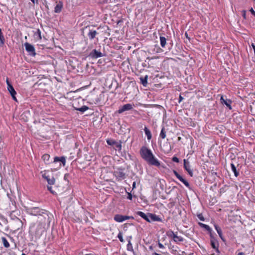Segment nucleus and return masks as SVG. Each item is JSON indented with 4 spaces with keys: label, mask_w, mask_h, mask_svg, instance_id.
<instances>
[{
    "label": "nucleus",
    "mask_w": 255,
    "mask_h": 255,
    "mask_svg": "<svg viewBox=\"0 0 255 255\" xmlns=\"http://www.w3.org/2000/svg\"><path fill=\"white\" fill-rule=\"evenodd\" d=\"M98 33L95 30L90 29L89 32L88 33V36L90 39L92 40L95 38L96 35L98 34Z\"/></svg>",
    "instance_id": "nucleus-19"
},
{
    "label": "nucleus",
    "mask_w": 255,
    "mask_h": 255,
    "mask_svg": "<svg viewBox=\"0 0 255 255\" xmlns=\"http://www.w3.org/2000/svg\"><path fill=\"white\" fill-rule=\"evenodd\" d=\"M158 246L160 249H163L165 248V247L164 246V245L163 244H162L161 243H160L159 242H158Z\"/></svg>",
    "instance_id": "nucleus-42"
},
{
    "label": "nucleus",
    "mask_w": 255,
    "mask_h": 255,
    "mask_svg": "<svg viewBox=\"0 0 255 255\" xmlns=\"http://www.w3.org/2000/svg\"><path fill=\"white\" fill-rule=\"evenodd\" d=\"M252 47L253 48L254 50H255V45L254 43L252 44Z\"/></svg>",
    "instance_id": "nucleus-49"
},
{
    "label": "nucleus",
    "mask_w": 255,
    "mask_h": 255,
    "mask_svg": "<svg viewBox=\"0 0 255 255\" xmlns=\"http://www.w3.org/2000/svg\"><path fill=\"white\" fill-rule=\"evenodd\" d=\"M34 37L37 41L41 40V32L39 29H37L36 31L34 33Z\"/></svg>",
    "instance_id": "nucleus-20"
},
{
    "label": "nucleus",
    "mask_w": 255,
    "mask_h": 255,
    "mask_svg": "<svg viewBox=\"0 0 255 255\" xmlns=\"http://www.w3.org/2000/svg\"><path fill=\"white\" fill-rule=\"evenodd\" d=\"M185 35L186 37L187 38L189 39V37H188V34H187V32H185Z\"/></svg>",
    "instance_id": "nucleus-52"
},
{
    "label": "nucleus",
    "mask_w": 255,
    "mask_h": 255,
    "mask_svg": "<svg viewBox=\"0 0 255 255\" xmlns=\"http://www.w3.org/2000/svg\"><path fill=\"white\" fill-rule=\"evenodd\" d=\"M172 160L176 163H178L179 162V158L176 156H173L172 158Z\"/></svg>",
    "instance_id": "nucleus-41"
},
{
    "label": "nucleus",
    "mask_w": 255,
    "mask_h": 255,
    "mask_svg": "<svg viewBox=\"0 0 255 255\" xmlns=\"http://www.w3.org/2000/svg\"><path fill=\"white\" fill-rule=\"evenodd\" d=\"M140 155L148 164L159 167V161L153 155L152 151L145 146H142L139 150Z\"/></svg>",
    "instance_id": "nucleus-1"
},
{
    "label": "nucleus",
    "mask_w": 255,
    "mask_h": 255,
    "mask_svg": "<svg viewBox=\"0 0 255 255\" xmlns=\"http://www.w3.org/2000/svg\"><path fill=\"white\" fill-rule=\"evenodd\" d=\"M166 131L165 130V128L164 127L162 128L161 130L159 137L161 138L162 139H164L166 137Z\"/></svg>",
    "instance_id": "nucleus-32"
},
{
    "label": "nucleus",
    "mask_w": 255,
    "mask_h": 255,
    "mask_svg": "<svg viewBox=\"0 0 255 255\" xmlns=\"http://www.w3.org/2000/svg\"><path fill=\"white\" fill-rule=\"evenodd\" d=\"M56 4L54 7V12L55 13H60L63 8V3L61 1H56Z\"/></svg>",
    "instance_id": "nucleus-15"
},
{
    "label": "nucleus",
    "mask_w": 255,
    "mask_h": 255,
    "mask_svg": "<svg viewBox=\"0 0 255 255\" xmlns=\"http://www.w3.org/2000/svg\"><path fill=\"white\" fill-rule=\"evenodd\" d=\"M57 162H61L63 166H65L66 163V159L64 156L58 157L56 156L54 158L53 163H56Z\"/></svg>",
    "instance_id": "nucleus-18"
},
{
    "label": "nucleus",
    "mask_w": 255,
    "mask_h": 255,
    "mask_svg": "<svg viewBox=\"0 0 255 255\" xmlns=\"http://www.w3.org/2000/svg\"><path fill=\"white\" fill-rule=\"evenodd\" d=\"M100 98L97 96L95 98H91L89 99V103L91 104H98L100 103Z\"/></svg>",
    "instance_id": "nucleus-21"
},
{
    "label": "nucleus",
    "mask_w": 255,
    "mask_h": 255,
    "mask_svg": "<svg viewBox=\"0 0 255 255\" xmlns=\"http://www.w3.org/2000/svg\"><path fill=\"white\" fill-rule=\"evenodd\" d=\"M107 142L109 145H114L115 143H116V141L114 140L108 139Z\"/></svg>",
    "instance_id": "nucleus-37"
},
{
    "label": "nucleus",
    "mask_w": 255,
    "mask_h": 255,
    "mask_svg": "<svg viewBox=\"0 0 255 255\" xmlns=\"http://www.w3.org/2000/svg\"><path fill=\"white\" fill-rule=\"evenodd\" d=\"M135 187V182H134L132 184V188H134Z\"/></svg>",
    "instance_id": "nucleus-51"
},
{
    "label": "nucleus",
    "mask_w": 255,
    "mask_h": 255,
    "mask_svg": "<svg viewBox=\"0 0 255 255\" xmlns=\"http://www.w3.org/2000/svg\"><path fill=\"white\" fill-rule=\"evenodd\" d=\"M114 145L116 150H121L122 149V144L121 142L116 141V143H115Z\"/></svg>",
    "instance_id": "nucleus-35"
},
{
    "label": "nucleus",
    "mask_w": 255,
    "mask_h": 255,
    "mask_svg": "<svg viewBox=\"0 0 255 255\" xmlns=\"http://www.w3.org/2000/svg\"><path fill=\"white\" fill-rule=\"evenodd\" d=\"M5 42V38L2 32L1 29L0 28V47L3 46Z\"/></svg>",
    "instance_id": "nucleus-24"
},
{
    "label": "nucleus",
    "mask_w": 255,
    "mask_h": 255,
    "mask_svg": "<svg viewBox=\"0 0 255 255\" xmlns=\"http://www.w3.org/2000/svg\"><path fill=\"white\" fill-rule=\"evenodd\" d=\"M27 213L31 215L38 216L41 215L44 212L43 210L39 207H31L27 209Z\"/></svg>",
    "instance_id": "nucleus-5"
},
{
    "label": "nucleus",
    "mask_w": 255,
    "mask_h": 255,
    "mask_svg": "<svg viewBox=\"0 0 255 255\" xmlns=\"http://www.w3.org/2000/svg\"><path fill=\"white\" fill-rule=\"evenodd\" d=\"M183 100V98L182 97V96L181 95H180L179 97L178 103H180Z\"/></svg>",
    "instance_id": "nucleus-44"
},
{
    "label": "nucleus",
    "mask_w": 255,
    "mask_h": 255,
    "mask_svg": "<svg viewBox=\"0 0 255 255\" xmlns=\"http://www.w3.org/2000/svg\"><path fill=\"white\" fill-rule=\"evenodd\" d=\"M46 180L49 185H51L55 183V179L53 177L50 178L49 177H48Z\"/></svg>",
    "instance_id": "nucleus-34"
},
{
    "label": "nucleus",
    "mask_w": 255,
    "mask_h": 255,
    "mask_svg": "<svg viewBox=\"0 0 255 255\" xmlns=\"http://www.w3.org/2000/svg\"><path fill=\"white\" fill-rule=\"evenodd\" d=\"M43 231L44 227L43 225L41 223H38L36 227L35 235L40 236Z\"/></svg>",
    "instance_id": "nucleus-16"
},
{
    "label": "nucleus",
    "mask_w": 255,
    "mask_h": 255,
    "mask_svg": "<svg viewBox=\"0 0 255 255\" xmlns=\"http://www.w3.org/2000/svg\"><path fill=\"white\" fill-rule=\"evenodd\" d=\"M144 130L145 132V134L147 136V139L149 140H150L152 137V134L150 130L146 127H145Z\"/></svg>",
    "instance_id": "nucleus-22"
},
{
    "label": "nucleus",
    "mask_w": 255,
    "mask_h": 255,
    "mask_svg": "<svg viewBox=\"0 0 255 255\" xmlns=\"http://www.w3.org/2000/svg\"><path fill=\"white\" fill-rule=\"evenodd\" d=\"M173 241L174 242L178 244L179 242H183L184 241V238L181 236H178L176 234L173 239Z\"/></svg>",
    "instance_id": "nucleus-28"
},
{
    "label": "nucleus",
    "mask_w": 255,
    "mask_h": 255,
    "mask_svg": "<svg viewBox=\"0 0 255 255\" xmlns=\"http://www.w3.org/2000/svg\"><path fill=\"white\" fill-rule=\"evenodd\" d=\"M221 103L223 104H225L227 107H228L229 108V109H232V107H231V103H232V101L230 99H224L223 97L222 96L221 98Z\"/></svg>",
    "instance_id": "nucleus-17"
},
{
    "label": "nucleus",
    "mask_w": 255,
    "mask_h": 255,
    "mask_svg": "<svg viewBox=\"0 0 255 255\" xmlns=\"http://www.w3.org/2000/svg\"><path fill=\"white\" fill-rule=\"evenodd\" d=\"M1 240L2 242L3 245L5 248H8L9 247V246H10L9 244L5 238L2 237Z\"/></svg>",
    "instance_id": "nucleus-31"
},
{
    "label": "nucleus",
    "mask_w": 255,
    "mask_h": 255,
    "mask_svg": "<svg viewBox=\"0 0 255 255\" xmlns=\"http://www.w3.org/2000/svg\"><path fill=\"white\" fill-rule=\"evenodd\" d=\"M47 189L52 194H56V193L52 190V187L51 186H47Z\"/></svg>",
    "instance_id": "nucleus-39"
},
{
    "label": "nucleus",
    "mask_w": 255,
    "mask_h": 255,
    "mask_svg": "<svg viewBox=\"0 0 255 255\" xmlns=\"http://www.w3.org/2000/svg\"><path fill=\"white\" fill-rule=\"evenodd\" d=\"M136 214L149 223L151 221H161V218L155 214L148 213V215H146L141 211L137 212Z\"/></svg>",
    "instance_id": "nucleus-3"
},
{
    "label": "nucleus",
    "mask_w": 255,
    "mask_h": 255,
    "mask_svg": "<svg viewBox=\"0 0 255 255\" xmlns=\"http://www.w3.org/2000/svg\"><path fill=\"white\" fill-rule=\"evenodd\" d=\"M181 139V137H180V136H179V137H178V141H180Z\"/></svg>",
    "instance_id": "nucleus-53"
},
{
    "label": "nucleus",
    "mask_w": 255,
    "mask_h": 255,
    "mask_svg": "<svg viewBox=\"0 0 255 255\" xmlns=\"http://www.w3.org/2000/svg\"><path fill=\"white\" fill-rule=\"evenodd\" d=\"M177 234V232L176 233H174V232L172 230H169L166 232V235L169 238L174 239L176 235Z\"/></svg>",
    "instance_id": "nucleus-25"
},
{
    "label": "nucleus",
    "mask_w": 255,
    "mask_h": 255,
    "mask_svg": "<svg viewBox=\"0 0 255 255\" xmlns=\"http://www.w3.org/2000/svg\"><path fill=\"white\" fill-rule=\"evenodd\" d=\"M77 103H78L77 101L76 100H75V101H73V104H72L73 107L77 111H79L81 112H84L86 111L89 109V108L86 106H83L82 107L79 108L78 106Z\"/></svg>",
    "instance_id": "nucleus-12"
},
{
    "label": "nucleus",
    "mask_w": 255,
    "mask_h": 255,
    "mask_svg": "<svg viewBox=\"0 0 255 255\" xmlns=\"http://www.w3.org/2000/svg\"><path fill=\"white\" fill-rule=\"evenodd\" d=\"M33 227H31L30 228V229H31V230H32V229H33Z\"/></svg>",
    "instance_id": "nucleus-54"
},
{
    "label": "nucleus",
    "mask_w": 255,
    "mask_h": 255,
    "mask_svg": "<svg viewBox=\"0 0 255 255\" xmlns=\"http://www.w3.org/2000/svg\"><path fill=\"white\" fill-rule=\"evenodd\" d=\"M184 168L188 173L190 176L192 177L193 175L192 170L190 168V163L186 159H184Z\"/></svg>",
    "instance_id": "nucleus-14"
},
{
    "label": "nucleus",
    "mask_w": 255,
    "mask_h": 255,
    "mask_svg": "<svg viewBox=\"0 0 255 255\" xmlns=\"http://www.w3.org/2000/svg\"><path fill=\"white\" fill-rule=\"evenodd\" d=\"M237 255H245V254L243 252H241L239 253Z\"/></svg>",
    "instance_id": "nucleus-50"
},
{
    "label": "nucleus",
    "mask_w": 255,
    "mask_h": 255,
    "mask_svg": "<svg viewBox=\"0 0 255 255\" xmlns=\"http://www.w3.org/2000/svg\"><path fill=\"white\" fill-rule=\"evenodd\" d=\"M211 245L212 247L215 249V251L218 253H220V251L219 250V244L218 243V241L214 238L212 236H211Z\"/></svg>",
    "instance_id": "nucleus-9"
},
{
    "label": "nucleus",
    "mask_w": 255,
    "mask_h": 255,
    "mask_svg": "<svg viewBox=\"0 0 255 255\" xmlns=\"http://www.w3.org/2000/svg\"><path fill=\"white\" fill-rule=\"evenodd\" d=\"M198 218L202 221H205V218L202 214H199L197 215Z\"/></svg>",
    "instance_id": "nucleus-40"
},
{
    "label": "nucleus",
    "mask_w": 255,
    "mask_h": 255,
    "mask_svg": "<svg viewBox=\"0 0 255 255\" xmlns=\"http://www.w3.org/2000/svg\"><path fill=\"white\" fill-rule=\"evenodd\" d=\"M136 214L149 223L151 221H161V218L155 214L148 213V215H146L141 211L137 212Z\"/></svg>",
    "instance_id": "nucleus-2"
},
{
    "label": "nucleus",
    "mask_w": 255,
    "mask_h": 255,
    "mask_svg": "<svg viewBox=\"0 0 255 255\" xmlns=\"http://www.w3.org/2000/svg\"><path fill=\"white\" fill-rule=\"evenodd\" d=\"M133 108V106L130 104H127L119 108L118 113L119 114H122L123 112L131 110Z\"/></svg>",
    "instance_id": "nucleus-11"
},
{
    "label": "nucleus",
    "mask_w": 255,
    "mask_h": 255,
    "mask_svg": "<svg viewBox=\"0 0 255 255\" xmlns=\"http://www.w3.org/2000/svg\"><path fill=\"white\" fill-rule=\"evenodd\" d=\"M243 17H244L245 19L246 18V11L245 10H243Z\"/></svg>",
    "instance_id": "nucleus-47"
},
{
    "label": "nucleus",
    "mask_w": 255,
    "mask_h": 255,
    "mask_svg": "<svg viewBox=\"0 0 255 255\" xmlns=\"http://www.w3.org/2000/svg\"><path fill=\"white\" fill-rule=\"evenodd\" d=\"M174 174L176 176V177L181 181L182 182L186 187L188 188L189 189L190 188V185L188 182L184 179L180 175L178 174V173L176 170L173 171Z\"/></svg>",
    "instance_id": "nucleus-10"
},
{
    "label": "nucleus",
    "mask_w": 255,
    "mask_h": 255,
    "mask_svg": "<svg viewBox=\"0 0 255 255\" xmlns=\"http://www.w3.org/2000/svg\"><path fill=\"white\" fill-rule=\"evenodd\" d=\"M25 50L30 55L35 56L36 55L35 50L34 46L28 42L24 44Z\"/></svg>",
    "instance_id": "nucleus-8"
},
{
    "label": "nucleus",
    "mask_w": 255,
    "mask_h": 255,
    "mask_svg": "<svg viewBox=\"0 0 255 255\" xmlns=\"http://www.w3.org/2000/svg\"><path fill=\"white\" fill-rule=\"evenodd\" d=\"M231 166L232 170L234 172L235 176L236 177L238 176V175H239V173L237 171L235 165L233 163H232L231 164Z\"/></svg>",
    "instance_id": "nucleus-29"
},
{
    "label": "nucleus",
    "mask_w": 255,
    "mask_h": 255,
    "mask_svg": "<svg viewBox=\"0 0 255 255\" xmlns=\"http://www.w3.org/2000/svg\"><path fill=\"white\" fill-rule=\"evenodd\" d=\"M61 163H60V164H59V167H61Z\"/></svg>",
    "instance_id": "nucleus-56"
},
{
    "label": "nucleus",
    "mask_w": 255,
    "mask_h": 255,
    "mask_svg": "<svg viewBox=\"0 0 255 255\" xmlns=\"http://www.w3.org/2000/svg\"><path fill=\"white\" fill-rule=\"evenodd\" d=\"M127 198L130 200H131L132 199V194L130 193H128V197Z\"/></svg>",
    "instance_id": "nucleus-43"
},
{
    "label": "nucleus",
    "mask_w": 255,
    "mask_h": 255,
    "mask_svg": "<svg viewBox=\"0 0 255 255\" xmlns=\"http://www.w3.org/2000/svg\"><path fill=\"white\" fill-rule=\"evenodd\" d=\"M6 84H7V90L8 91V92L10 94V95H11V97L12 98V99L14 101L17 102V99H16V97H15V95L16 94V92L15 91V90H14V88L13 87L12 85L10 83L8 78H6Z\"/></svg>",
    "instance_id": "nucleus-6"
},
{
    "label": "nucleus",
    "mask_w": 255,
    "mask_h": 255,
    "mask_svg": "<svg viewBox=\"0 0 255 255\" xmlns=\"http://www.w3.org/2000/svg\"><path fill=\"white\" fill-rule=\"evenodd\" d=\"M116 180L118 182L121 181L126 178L127 173L124 168H118L116 169L113 173Z\"/></svg>",
    "instance_id": "nucleus-4"
},
{
    "label": "nucleus",
    "mask_w": 255,
    "mask_h": 255,
    "mask_svg": "<svg viewBox=\"0 0 255 255\" xmlns=\"http://www.w3.org/2000/svg\"><path fill=\"white\" fill-rule=\"evenodd\" d=\"M41 173H42V177L45 180L49 177V176L47 175L46 171L45 170L41 171Z\"/></svg>",
    "instance_id": "nucleus-38"
},
{
    "label": "nucleus",
    "mask_w": 255,
    "mask_h": 255,
    "mask_svg": "<svg viewBox=\"0 0 255 255\" xmlns=\"http://www.w3.org/2000/svg\"><path fill=\"white\" fill-rule=\"evenodd\" d=\"M130 219H133V217L132 216H124L120 214H116L115 215L114 217V220L119 223L123 222L125 220H127Z\"/></svg>",
    "instance_id": "nucleus-7"
},
{
    "label": "nucleus",
    "mask_w": 255,
    "mask_h": 255,
    "mask_svg": "<svg viewBox=\"0 0 255 255\" xmlns=\"http://www.w3.org/2000/svg\"><path fill=\"white\" fill-rule=\"evenodd\" d=\"M17 219L18 220V221H19L21 222V220H20L19 219H18V218H17Z\"/></svg>",
    "instance_id": "nucleus-57"
},
{
    "label": "nucleus",
    "mask_w": 255,
    "mask_h": 255,
    "mask_svg": "<svg viewBox=\"0 0 255 255\" xmlns=\"http://www.w3.org/2000/svg\"><path fill=\"white\" fill-rule=\"evenodd\" d=\"M89 56L93 59H97L103 56V55L100 51L93 49L90 53Z\"/></svg>",
    "instance_id": "nucleus-13"
},
{
    "label": "nucleus",
    "mask_w": 255,
    "mask_h": 255,
    "mask_svg": "<svg viewBox=\"0 0 255 255\" xmlns=\"http://www.w3.org/2000/svg\"><path fill=\"white\" fill-rule=\"evenodd\" d=\"M31 2L33 3H38V0H30Z\"/></svg>",
    "instance_id": "nucleus-46"
},
{
    "label": "nucleus",
    "mask_w": 255,
    "mask_h": 255,
    "mask_svg": "<svg viewBox=\"0 0 255 255\" xmlns=\"http://www.w3.org/2000/svg\"><path fill=\"white\" fill-rule=\"evenodd\" d=\"M21 255H26L24 253H22Z\"/></svg>",
    "instance_id": "nucleus-55"
},
{
    "label": "nucleus",
    "mask_w": 255,
    "mask_h": 255,
    "mask_svg": "<svg viewBox=\"0 0 255 255\" xmlns=\"http://www.w3.org/2000/svg\"><path fill=\"white\" fill-rule=\"evenodd\" d=\"M199 225L201 227L204 228L207 231H208L210 232L211 231V229L208 225L204 224L202 223H199Z\"/></svg>",
    "instance_id": "nucleus-33"
},
{
    "label": "nucleus",
    "mask_w": 255,
    "mask_h": 255,
    "mask_svg": "<svg viewBox=\"0 0 255 255\" xmlns=\"http://www.w3.org/2000/svg\"><path fill=\"white\" fill-rule=\"evenodd\" d=\"M250 11L251 12V13L253 15L255 16V11L254 10V9L252 7L250 9Z\"/></svg>",
    "instance_id": "nucleus-45"
},
{
    "label": "nucleus",
    "mask_w": 255,
    "mask_h": 255,
    "mask_svg": "<svg viewBox=\"0 0 255 255\" xmlns=\"http://www.w3.org/2000/svg\"><path fill=\"white\" fill-rule=\"evenodd\" d=\"M50 158V156L48 154H44L42 156V159L46 164H49L50 163L49 161Z\"/></svg>",
    "instance_id": "nucleus-23"
},
{
    "label": "nucleus",
    "mask_w": 255,
    "mask_h": 255,
    "mask_svg": "<svg viewBox=\"0 0 255 255\" xmlns=\"http://www.w3.org/2000/svg\"><path fill=\"white\" fill-rule=\"evenodd\" d=\"M160 45L162 48L165 47L166 44V39L164 36H160Z\"/></svg>",
    "instance_id": "nucleus-26"
},
{
    "label": "nucleus",
    "mask_w": 255,
    "mask_h": 255,
    "mask_svg": "<svg viewBox=\"0 0 255 255\" xmlns=\"http://www.w3.org/2000/svg\"><path fill=\"white\" fill-rule=\"evenodd\" d=\"M215 229H216L217 232L218 233L219 236L222 239H223V235H222V231L221 229L216 224H215L214 225Z\"/></svg>",
    "instance_id": "nucleus-27"
},
{
    "label": "nucleus",
    "mask_w": 255,
    "mask_h": 255,
    "mask_svg": "<svg viewBox=\"0 0 255 255\" xmlns=\"http://www.w3.org/2000/svg\"><path fill=\"white\" fill-rule=\"evenodd\" d=\"M14 211H12V212H11L10 213L9 216H10V217H11V218H12V215H13V213H14Z\"/></svg>",
    "instance_id": "nucleus-48"
},
{
    "label": "nucleus",
    "mask_w": 255,
    "mask_h": 255,
    "mask_svg": "<svg viewBox=\"0 0 255 255\" xmlns=\"http://www.w3.org/2000/svg\"><path fill=\"white\" fill-rule=\"evenodd\" d=\"M118 239H119V240L123 243L124 242V240L123 239V234L122 232H120L118 235Z\"/></svg>",
    "instance_id": "nucleus-36"
},
{
    "label": "nucleus",
    "mask_w": 255,
    "mask_h": 255,
    "mask_svg": "<svg viewBox=\"0 0 255 255\" xmlns=\"http://www.w3.org/2000/svg\"><path fill=\"white\" fill-rule=\"evenodd\" d=\"M147 75H146L144 77L140 78L141 82L144 86H146L147 84Z\"/></svg>",
    "instance_id": "nucleus-30"
}]
</instances>
